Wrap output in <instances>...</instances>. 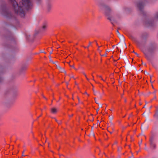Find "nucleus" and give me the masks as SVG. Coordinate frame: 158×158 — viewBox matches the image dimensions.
<instances>
[{"label":"nucleus","instance_id":"nucleus-1","mask_svg":"<svg viewBox=\"0 0 158 158\" xmlns=\"http://www.w3.org/2000/svg\"><path fill=\"white\" fill-rule=\"evenodd\" d=\"M12 5L13 8H32L33 3L32 0H21L19 5L15 0H9Z\"/></svg>","mask_w":158,"mask_h":158},{"label":"nucleus","instance_id":"nucleus-2","mask_svg":"<svg viewBox=\"0 0 158 158\" xmlns=\"http://www.w3.org/2000/svg\"><path fill=\"white\" fill-rule=\"evenodd\" d=\"M99 7L104 12L105 14L108 16L107 19L110 21L111 20V18L108 16L109 13L111 11L110 8L108 6L102 3H101L99 4Z\"/></svg>","mask_w":158,"mask_h":158},{"label":"nucleus","instance_id":"nucleus-3","mask_svg":"<svg viewBox=\"0 0 158 158\" xmlns=\"http://www.w3.org/2000/svg\"><path fill=\"white\" fill-rule=\"evenodd\" d=\"M158 20V12L155 13L153 19H148L145 22V24L147 26H150L152 25L154 21Z\"/></svg>","mask_w":158,"mask_h":158},{"label":"nucleus","instance_id":"nucleus-4","mask_svg":"<svg viewBox=\"0 0 158 158\" xmlns=\"http://www.w3.org/2000/svg\"><path fill=\"white\" fill-rule=\"evenodd\" d=\"M2 14L7 18H10L12 16L11 12L5 7L2 8Z\"/></svg>","mask_w":158,"mask_h":158},{"label":"nucleus","instance_id":"nucleus-5","mask_svg":"<svg viewBox=\"0 0 158 158\" xmlns=\"http://www.w3.org/2000/svg\"><path fill=\"white\" fill-rule=\"evenodd\" d=\"M157 48V46L155 43H151L149 45L148 50L150 53H152Z\"/></svg>","mask_w":158,"mask_h":158},{"label":"nucleus","instance_id":"nucleus-6","mask_svg":"<svg viewBox=\"0 0 158 158\" xmlns=\"http://www.w3.org/2000/svg\"><path fill=\"white\" fill-rule=\"evenodd\" d=\"M145 3V0L139 1L136 4L137 6L140 11H142Z\"/></svg>","mask_w":158,"mask_h":158},{"label":"nucleus","instance_id":"nucleus-7","mask_svg":"<svg viewBox=\"0 0 158 158\" xmlns=\"http://www.w3.org/2000/svg\"><path fill=\"white\" fill-rule=\"evenodd\" d=\"M150 148L152 149H155L156 148V145L154 143V140L153 137L150 138Z\"/></svg>","mask_w":158,"mask_h":158},{"label":"nucleus","instance_id":"nucleus-8","mask_svg":"<svg viewBox=\"0 0 158 158\" xmlns=\"http://www.w3.org/2000/svg\"><path fill=\"white\" fill-rule=\"evenodd\" d=\"M56 65L57 68L58 69L60 72H64L65 73V74H66V72H65L64 68H61L60 66L56 64Z\"/></svg>","mask_w":158,"mask_h":158},{"label":"nucleus","instance_id":"nucleus-9","mask_svg":"<svg viewBox=\"0 0 158 158\" xmlns=\"http://www.w3.org/2000/svg\"><path fill=\"white\" fill-rule=\"evenodd\" d=\"M93 91L94 94L95 95H97L98 94L100 98L101 97V95L100 94V92L98 91H95L94 89H93Z\"/></svg>","mask_w":158,"mask_h":158},{"label":"nucleus","instance_id":"nucleus-10","mask_svg":"<svg viewBox=\"0 0 158 158\" xmlns=\"http://www.w3.org/2000/svg\"><path fill=\"white\" fill-rule=\"evenodd\" d=\"M51 112L53 114H55L57 111V109L55 108H52L51 109Z\"/></svg>","mask_w":158,"mask_h":158},{"label":"nucleus","instance_id":"nucleus-11","mask_svg":"<svg viewBox=\"0 0 158 158\" xmlns=\"http://www.w3.org/2000/svg\"><path fill=\"white\" fill-rule=\"evenodd\" d=\"M154 116L156 119H158V110H157V112L154 115Z\"/></svg>","mask_w":158,"mask_h":158},{"label":"nucleus","instance_id":"nucleus-12","mask_svg":"<svg viewBox=\"0 0 158 158\" xmlns=\"http://www.w3.org/2000/svg\"><path fill=\"white\" fill-rule=\"evenodd\" d=\"M122 46V47L123 48V46H124L126 48H127V46H126V43H125V42H123V44H122L121 45Z\"/></svg>","mask_w":158,"mask_h":158},{"label":"nucleus","instance_id":"nucleus-13","mask_svg":"<svg viewBox=\"0 0 158 158\" xmlns=\"http://www.w3.org/2000/svg\"><path fill=\"white\" fill-rule=\"evenodd\" d=\"M144 54L145 56H146L147 59L148 60H150V58L148 56V54L144 52Z\"/></svg>","mask_w":158,"mask_h":158},{"label":"nucleus","instance_id":"nucleus-14","mask_svg":"<svg viewBox=\"0 0 158 158\" xmlns=\"http://www.w3.org/2000/svg\"><path fill=\"white\" fill-rule=\"evenodd\" d=\"M47 27V25L45 24L44 25L42 29L43 30H44L45 28H46Z\"/></svg>","mask_w":158,"mask_h":158},{"label":"nucleus","instance_id":"nucleus-15","mask_svg":"<svg viewBox=\"0 0 158 158\" xmlns=\"http://www.w3.org/2000/svg\"><path fill=\"white\" fill-rule=\"evenodd\" d=\"M131 38L132 39V40H133L134 41H136V38L135 37H134L133 36H131Z\"/></svg>","mask_w":158,"mask_h":158},{"label":"nucleus","instance_id":"nucleus-16","mask_svg":"<svg viewBox=\"0 0 158 158\" xmlns=\"http://www.w3.org/2000/svg\"><path fill=\"white\" fill-rule=\"evenodd\" d=\"M91 44H92V42H89V44H88V46L87 47H85V48H89V47Z\"/></svg>","mask_w":158,"mask_h":158},{"label":"nucleus","instance_id":"nucleus-17","mask_svg":"<svg viewBox=\"0 0 158 158\" xmlns=\"http://www.w3.org/2000/svg\"><path fill=\"white\" fill-rule=\"evenodd\" d=\"M70 66L72 67L74 69H75V70H76V69L74 67V65L73 64V65H70Z\"/></svg>","mask_w":158,"mask_h":158},{"label":"nucleus","instance_id":"nucleus-18","mask_svg":"<svg viewBox=\"0 0 158 158\" xmlns=\"http://www.w3.org/2000/svg\"><path fill=\"white\" fill-rule=\"evenodd\" d=\"M97 76L98 77H99L100 78H101V79L103 80V81H105L102 78V77L101 76H98V75H97Z\"/></svg>","mask_w":158,"mask_h":158},{"label":"nucleus","instance_id":"nucleus-19","mask_svg":"<svg viewBox=\"0 0 158 158\" xmlns=\"http://www.w3.org/2000/svg\"><path fill=\"white\" fill-rule=\"evenodd\" d=\"M91 135H92L94 137L95 136L94 134V133L93 132V131H92L91 132Z\"/></svg>","mask_w":158,"mask_h":158},{"label":"nucleus","instance_id":"nucleus-20","mask_svg":"<svg viewBox=\"0 0 158 158\" xmlns=\"http://www.w3.org/2000/svg\"><path fill=\"white\" fill-rule=\"evenodd\" d=\"M94 100H95V103H96L97 104H98L99 103L97 101V100L96 99V98H94Z\"/></svg>","mask_w":158,"mask_h":158},{"label":"nucleus","instance_id":"nucleus-21","mask_svg":"<svg viewBox=\"0 0 158 158\" xmlns=\"http://www.w3.org/2000/svg\"><path fill=\"white\" fill-rule=\"evenodd\" d=\"M116 32H117V33L118 35H120V33L118 31V30H117Z\"/></svg>","mask_w":158,"mask_h":158},{"label":"nucleus","instance_id":"nucleus-22","mask_svg":"<svg viewBox=\"0 0 158 158\" xmlns=\"http://www.w3.org/2000/svg\"><path fill=\"white\" fill-rule=\"evenodd\" d=\"M3 79L2 78L0 77V82H1L2 81Z\"/></svg>","mask_w":158,"mask_h":158},{"label":"nucleus","instance_id":"nucleus-23","mask_svg":"<svg viewBox=\"0 0 158 158\" xmlns=\"http://www.w3.org/2000/svg\"><path fill=\"white\" fill-rule=\"evenodd\" d=\"M107 56V53H105V54H104V55H102V56Z\"/></svg>","mask_w":158,"mask_h":158},{"label":"nucleus","instance_id":"nucleus-24","mask_svg":"<svg viewBox=\"0 0 158 158\" xmlns=\"http://www.w3.org/2000/svg\"><path fill=\"white\" fill-rule=\"evenodd\" d=\"M37 1V3H40V2L41 1V0H36Z\"/></svg>","mask_w":158,"mask_h":158},{"label":"nucleus","instance_id":"nucleus-25","mask_svg":"<svg viewBox=\"0 0 158 158\" xmlns=\"http://www.w3.org/2000/svg\"><path fill=\"white\" fill-rule=\"evenodd\" d=\"M99 108H98V109H97L96 110V112H97V113L98 112V110H99Z\"/></svg>","mask_w":158,"mask_h":158},{"label":"nucleus","instance_id":"nucleus-26","mask_svg":"<svg viewBox=\"0 0 158 158\" xmlns=\"http://www.w3.org/2000/svg\"><path fill=\"white\" fill-rule=\"evenodd\" d=\"M25 152V151H23V153H22V156H25L24 155H23V153Z\"/></svg>","mask_w":158,"mask_h":158},{"label":"nucleus","instance_id":"nucleus-27","mask_svg":"<svg viewBox=\"0 0 158 158\" xmlns=\"http://www.w3.org/2000/svg\"><path fill=\"white\" fill-rule=\"evenodd\" d=\"M156 93V90L155 91L153 92H152V94H155Z\"/></svg>","mask_w":158,"mask_h":158},{"label":"nucleus","instance_id":"nucleus-28","mask_svg":"<svg viewBox=\"0 0 158 158\" xmlns=\"http://www.w3.org/2000/svg\"><path fill=\"white\" fill-rule=\"evenodd\" d=\"M57 123L59 124H60L61 123V121H58V122H57Z\"/></svg>","mask_w":158,"mask_h":158},{"label":"nucleus","instance_id":"nucleus-29","mask_svg":"<svg viewBox=\"0 0 158 158\" xmlns=\"http://www.w3.org/2000/svg\"><path fill=\"white\" fill-rule=\"evenodd\" d=\"M135 53L137 55V56H139V54H137L136 52H135Z\"/></svg>","mask_w":158,"mask_h":158},{"label":"nucleus","instance_id":"nucleus-30","mask_svg":"<svg viewBox=\"0 0 158 158\" xmlns=\"http://www.w3.org/2000/svg\"><path fill=\"white\" fill-rule=\"evenodd\" d=\"M141 129L142 130V129H144V127H143V126H141Z\"/></svg>","mask_w":158,"mask_h":158},{"label":"nucleus","instance_id":"nucleus-31","mask_svg":"<svg viewBox=\"0 0 158 158\" xmlns=\"http://www.w3.org/2000/svg\"><path fill=\"white\" fill-rule=\"evenodd\" d=\"M156 96H155L154 98H153V99L152 100L154 99H156Z\"/></svg>","mask_w":158,"mask_h":158},{"label":"nucleus","instance_id":"nucleus-32","mask_svg":"<svg viewBox=\"0 0 158 158\" xmlns=\"http://www.w3.org/2000/svg\"><path fill=\"white\" fill-rule=\"evenodd\" d=\"M43 98H45L46 100H47V98L44 96L43 95Z\"/></svg>","mask_w":158,"mask_h":158},{"label":"nucleus","instance_id":"nucleus-33","mask_svg":"<svg viewBox=\"0 0 158 158\" xmlns=\"http://www.w3.org/2000/svg\"><path fill=\"white\" fill-rule=\"evenodd\" d=\"M83 73V74L85 75V77H86V75L85 74V73Z\"/></svg>","mask_w":158,"mask_h":158},{"label":"nucleus","instance_id":"nucleus-34","mask_svg":"<svg viewBox=\"0 0 158 158\" xmlns=\"http://www.w3.org/2000/svg\"><path fill=\"white\" fill-rule=\"evenodd\" d=\"M142 143V140H141L140 142V143L139 144V145L140 146Z\"/></svg>","mask_w":158,"mask_h":158},{"label":"nucleus","instance_id":"nucleus-35","mask_svg":"<svg viewBox=\"0 0 158 158\" xmlns=\"http://www.w3.org/2000/svg\"><path fill=\"white\" fill-rule=\"evenodd\" d=\"M102 106L101 104L99 105V107H102Z\"/></svg>","mask_w":158,"mask_h":158},{"label":"nucleus","instance_id":"nucleus-36","mask_svg":"<svg viewBox=\"0 0 158 158\" xmlns=\"http://www.w3.org/2000/svg\"><path fill=\"white\" fill-rule=\"evenodd\" d=\"M55 121L56 122H57V123L58 122V120H57L56 119V118H55Z\"/></svg>","mask_w":158,"mask_h":158},{"label":"nucleus","instance_id":"nucleus-37","mask_svg":"<svg viewBox=\"0 0 158 158\" xmlns=\"http://www.w3.org/2000/svg\"><path fill=\"white\" fill-rule=\"evenodd\" d=\"M77 98H78V101H79V102H80V99H79V98L78 97H77Z\"/></svg>","mask_w":158,"mask_h":158},{"label":"nucleus","instance_id":"nucleus-38","mask_svg":"<svg viewBox=\"0 0 158 158\" xmlns=\"http://www.w3.org/2000/svg\"><path fill=\"white\" fill-rule=\"evenodd\" d=\"M85 94H87L88 96H89V95L88 94H87V93H86V92H85Z\"/></svg>","mask_w":158,"mask_h":158},{"label":"nucleus","instance_id":"nucleus-39","mask_svg":"<svg viewBox=\"0 0 158 158\" xmlns=\"http://www.w3.org/2000/svg\"><path fill=\"white\" fill-rule=\"evenodd\" d=\"M52 51L51 52H50V55L52 54Z\"/></svg>","mask_w":158,"mask_h":158},{"label":"nucleus","instance_id":"nucleus-40","mask_svg":"<svg viewBox=\"0 0 158 158\" xmlns=\"http://www.w3.org/2000/svg\"><path fill=\"white\" fill-rule=\"evenodd\" d=\"M151 93L150 92H149L148 95H149V94H151Z\"/></svg>","mask_w":158,"mask_h":158},{"label":"nucleus","instance_id":"nucleus-41","mask_svg":"<svg viewBox=\"0 0 158 158\" xmlns=\"http://www.w3.org/2000/svg\"><path fill=\"white\" fill-rule=\"evenodd\" d=\"M115 46V45H113V46H112V47L114 48Z\"/></svg>","mask_w":158,"mask_h":158},{"label":"nucleus","instance_id":"nucleus-42","mask_svg":"<svg viewBox=\"0 0 158 158\" xmlns=\"http://www.w3.org/2000/svg\"><path fill=\"white\" fill-rule=\"evenodd\" d=\"M68 84H69L68 82H66V85H68Z\"/></svg>","mask_w":158,"mask_h":158},{"label":"nucleus","instance_id":"nucleus-43","mask_svg":"<svg viewBox=\"0 0 158 158\" xmlns=\"http://www.w3.org/2000/svg\"><path fill=\"white\" fill-rule=\"evenodd\" d=\"M86 78L87 79L88 81H89V79H88V78H87V77H86Z\"/></svg>","mask_w":158,"mask_h":158},{"label":"nucleus","instance_id":"nucleus-44","mask_svg":"<svg viewBox=\"0 0 158 158\" xmlns=\"http://www.w3.org/2000/svg\"><path fill=\"white\" fill-rule=\"evenodd\" d=\"M42 115V114L40 115H39V116L38 117V118H39Z\"/></svg>","mask_w":158,"mask_h":158},{"label":"nucleus","instance_id":"nucleus-45","mask_svg":"<svg viewBox=\"0 0 158 158\" xmlns=\"http://www.w3.org/2000/svg\"><path fill=\"white\" fill-rule=\"evenodd\" d=\"M109 132L110 133V134H112V132Z\"/></svg>","mask_w":158,"mask_h":158},{"label":"nucleus","instance_id":"nucleus-46","mask_svg":"<svg viewBox=\"0 0 158 158\" xmlns=\"http://www.w3.org/2000/svg\"><path fill=\"white\" fill-rule=\"evenodd\" d=\"M142 38L143 39V38H144V37H143V36H142Z\"/></svg>","mask_w":158,"mask_h":158},{"label":"nucleus","instance_id":"nucleus-47","mask_svg":"<svg viewBox=\"0 0 158 158\" xmlns=\"http://www.w3.org/2000/svg\"><path fill=\"white\" fill-rule=\"evenodd\" d=\"M91 85L93 87V89H94V86H93V85L92 84H91Z\"/></svg>","mask_w":158,"mask_h":158},{"label":"nucleus","instance_id":"nucleus-48","mask_svg":"<svg viewBox=\"0 0 158 158\" xmlns=\"http://www.w3.org/2000/svg\"><path fill=\"white\" fill-rule=\"evenodd\" d=\"M145 112L143 114V115H144Z\"/></svg>","mask_w":158,"mask_h":158},{"label":"nucleus","instance_id":"nucleus-49","mask_svg":"<svg viewBox=\"0 0 158 158\" xmlns=\"http://www.w3.org/2000/svg\"><path fill=\"white\" fill-rule=\"evenodd\" d=\"M125 102H126V99H125Z\"/></svg>","mask_w":158,"mask_h":158},{"label":"nucleus","instance_id":"nucleus-50","mask_svg":"<svg viewBox=\"0 0 158 158\" xmlns=\"http://www.w3.org/2000/svg\"><path fill=\"white\" fill-rule=\"evenodd\" d=\"M98 46V48H100V46Z\"/></svg>","mask_w":158,"mask_h":158},{"label":"nucleus","instance_id":"nucleus-51","mask_svg":"<svg viewBox=\"0 0 158 158\" xmlns=\"http://www.w3.org/2000/svg\"><path fill=\"white\" fill-rule=\"evenodd\" d=\"M53 64H55V62H53Z\"/></svg>","mask_w":158,"mask_h":158},{"label":"nucleus","instance_id":"nucleus-52","mask_svg":"<svg viewBox=\"0 0 158 158\" xmlns=\"http://www.w3.org/2000/svg\"><path fill=\"white\" fill-rule=\"evenodd\" d=\"M145 106H144L143 107V108H145Z\"/></svg>","mask_w":158,"mask_h":158},{"label":"nucleus","instance_id":"nucleus-53","mask_svg":"<svg viewBox=\"0 0 158 158\" xmlns=\"http://www.w3.org/2000/svg\"><path fill=\"white\" fill-rule=\"evenodd\" d=\"M139 105H141V103H139Z\"/></svg>","mask_w":158,"mask_h":158},{"label":"nucleus","instance_id":"nucleus-54","mask_svg":"<svg viewBox=\"0 0 158 158\" xmlns=\"http://www.w3.org/2000/svg\"><path fill=\"white\" fill-rule=\"evenodd\" d=\"M133 52H134V53H135V52L134 51H133Z\"/></svg>","mask_w":158,"mask_h":158},{"label":"nucleus","instance_id":"nucleus-55","mask_svg":"<svg viewBox=\"0 0 158 158\" xmlns=\"http://www.w3.org/2000/svg\"><path fill=\"white\" fill-rule=\"evenodd\" d=\"M49 58H51V56H49Z\"/></svg>","mask_w":158,"mask_h":158},{"label":"nucleus","instance_id":"nucleus-56","mask_svg":"<svg viewBox=\"0 0 158 158\" xmlns=\"http://www.w3.org/2000/svg\"><path fill=\"white\" fill-rule=\"evenodd\" d=\"M97 44V46H98V44Z\"/></svg>","mask_w":158,"mask_h":158},{"label":"nucleus","instance_id":"nucleus-57","mask_svg":"<svg viewBox=\"0 0 158 158\" xmlns=\"http://www.w3.org/2000/svg\"><path fill=\"white\" fill-rule=\"evenodd\" d=\"M120 52H121V50H120Z\"/></svg>","mask_w":158,"mask_h":158},{"label":"nucleus","instance_id":"nucleus-58","mask_svg":"<svg viewBox=\"0 0 158 158\" xmlns=\"http://www.w3.org/2000/svg\"><path fill=\"white\" fill-rule=\"evenodd\" d=\"M71 77L73 78V77Z\"/></svg>","mask_w":158,"mask_h":158},{"label":"nucleus","instance_id":"nucleus-59","mask_svg":"<svg viewBox=\"0 0 158 158\" xmlns=\"http://www.w3.org/2000/svg\"><path fill=\"white\" fill-rule=\"evenodd\" d=\"M115 143H117L116 142Z\"/></svg>","mask_w":158,"mask_h":158},{"label":"nucleus","instance_id":"nucleus-60","mask_svg":"<svg viewBox=\"0 0 158 158\" xmlns=\"http://www.w3.org/2000/svg\"><path fill=\"white\" fill-rule=\"evenodd\" d=\"M73 116V114H72V116Z\"/></svg>","mask_w":158,"mask_h":158},{"label":"nucleus","instance_id":"nucleus-61","mask_svg":"<svg viewBox=\"0 0 158 158\" xmlns=\"http://www.w3.org/2000/svg\"><path fill=\"white\" fill-rule=\"evenodd\" d=\"M145 149H146V147H145Z\"/></svg>","mask_w":158,"mask_h":158}]
</instances>
